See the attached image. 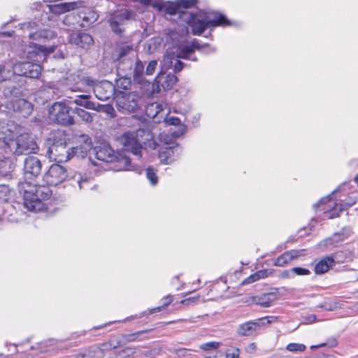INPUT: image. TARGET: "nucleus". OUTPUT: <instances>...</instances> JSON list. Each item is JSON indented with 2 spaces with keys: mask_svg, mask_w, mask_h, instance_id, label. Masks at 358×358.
<instances>
[{
  "mask_svg": "<svg viewBox=\"0 0 358 358\" xmlns=\"http://www.w3.org/2000/svg\"><path fill=\"white\" fill-rule=\"evenodd\" d=\"M22 195L24 206L31 211L40 210L43 207L42 200L48 199L52 194L49 185H36L31 182L23 181L18 185Z\"/></svg>",
  "mask_w": 358,
  "mask_h": 358,
  "instance_id": "f03ea898",
  "label": "nucleus"
},
{
  "mask_svg": "<svg viewBox=\"0 0 358 358\" xmlns=\"http://www.w3.org/2000/svg\"><path fill=\"white\" fill-rule=\"evenodd\" d=\"M95 157L103 162H112L117 160L122 166L120 170H130L131 161L126 155H116L109 145L102 144L94 149Z\"/></svg>",
  "mask_w": 358,
  "mask_h": 358,
  "instance_id": "39448f33",
  "label": "nucleus"
},
{
  "mask_svg": "<svg viewBox=\"0 0 358 358\" xmlns=\"http://www.w3.org/2000/svg\"><path fill=\"white\" fill-rule=\"evenodd\" d=\"M294 276L293 273H292L291 271V269L289 271H284L282 273V278H292Z\"/></svg>",
  "mask_w": 358,
  "mask_h": 358,
  "instance_id": "0e129e2a",
  "label": "nucleus"
},
{
  "mask_svg": "<svg viewBox=\"0 0 358 358\" xmlns=\"http://www.w3.org/2000/svg\"><path fill=\"white\" fill-rule=\"evenodd\" d=\"M41 162L37 157L27 156L24 162V181L37 178L41 174Z\"/></svg>",
  "mask_w": 358,
  "mask_h": 358,
  "instance_id": "f8f14e48",
  "label": "nucleus"
},
{
  "mask_svg": "<svg viewBox=\"0 0 358 358\" xmlns=\"http://www.w3.org/2000/svg\"><path fill=\"white\" fill-rule=\"evenodd\" d=\"M50 118L62 125H73V117L70 115V108L62 101L55 102L49 110Z\"/></svg>",
  "mask_w": 358,
  "mask_h": 358,
  "instance_id": "423d86ee",
  "label": "nucleus"
},
{
  "mask_svg": "<svg viewBox=\"0 0 358 358\" xmlns=\"http://www.w3.org/2000/svg\"><path fill=\"white\" fill-rule=\"evenodd\" d=\"M115 99L117 108L122 112L134 113L139 108V95L136 92L117 94Z\"/></svg>",
  "mask_w": 358,
  "mask_h": 358,
  "instance_id": "0eeeda50",
  "label": "nucleus"
},
{
  "mask_svg": "<svg viewBox=\"0 0 358 358\" xmlns=\"http://www.w3.org/2000/svg\"><path fill=\"white\" fill-rule=\"evenodd\" d=\"M94 81L90 80L89 85H93V91L96 97L101 101H106L115 96V89L114 85L108 80H103L96 84Z\"/></svg>",
  "mask_w": 358,
  "mask_h": 358,
  "instance_id": "9d476101",
  "label": "nucleus"
},
{
  "mask_svg": "<svg viewBox=\"0 0 358 358\" xmlns=\"http://www.w3.org/2000/svg\"><path fill=\"white\" fill-rule=\"evenodd\" d=\"M20 94V90L15 85H6L3 90V96L5 99H11L12 103L15 99H18Z\"/></svg>",
  "mask_w": 358,
  "mask_h": 358,
  "instance_id": "c85d7f7f",
  "label": "nucleus"
},
{
  "mask_svg": "<svg viewBox=\"0 0 358 358\" xmlns=\"http://www.w3.org/2000/svg\"><path fill=\"white\" fill-rule=\"evenodd\" d=\"M182 152V148L178 143L162 148L159 152L160 162L164 164H169L176 161Z\"/></svg>",
  "mask_w": 358,
  "mask_h": 358,
  "instance_id": "ddd939ff",
  "label": "nucleus"
},
{
  "mask_svg": "<svg viewBox=\"0 0 358 358\" xmlns=\"http://www.w3.org/2000/svg\"><path fill=\"white\" fill-rule=\"evenodd\" d=\"M292 273L297 275H307L310 273V271L305 268L302 267H294L291 268Z\"/></svg>",
  "mask_w": 358,
  "mask_h": 358,
  "instance_id": "c03bdc74",
  "label": "nucleus"
},
{
  "mask_svg": "<svg viewBox=\"0 0 358 358\" xmlns=\"http://www.w3.org/2000/svg\"><path fill=\"white\" fill-rule=\"evenodd\" d=\"M306 348V347L304 344L296 343H289L286 347L288 351L293 352H303Z\"/></svg>",
  "mask_w": 358,
  "mask_h": 358,
  "instance_id": "4c0bfd02",
  "label": "nucleus"
},
{
  "mask_svg": "<svg viewBox=\"0 0 358 358\" xmlns=\"http://www.w3.org/2000/svg\"><path fill=\"white\" fill-rule=\"evenodd\" d=\"M330 199H331L330 196L322 198L320 199V201L318 203L313 204V208H319L320 204L324 203L327 201H330Z\"/></svg>",
  "mask_w": 358,
  "mask_h": 358,
  "instance_id": "bf43d9fd",
  "label": "nucleus"
},
{
  "mask_svg": "<svg viewBox=\"0 0 358 358\" xmlns=\"http://www.w3.org/2000/svg\"><path fill=\"white\" fill-rule=\"evenodd\" d=\"M300 255V251L292 250L287 251L279 256L275 261L274 265L277 266H284L293 259H296Z\"/></svg>",
  "mask_w": 358,
  "mask_h": 358,
  "instance_id": "a878e982",
  "label": "nucleus"
},
{
  "mask_svg": "<svg viewBox=\"0 0 358 358\" xmlns=\"http://www.w3.org/2000/svg\"><path fill=\"white\" fill-rule=\"evenodd\" d=\"M240 355V350L237 348L231 347L226 352L227 358H238Z\"/></svg>",
  "mask_w": 358,
  "mask_h": 358,
  "instance_id": "37998d69",
  "label": "nucleus"
},
{
  "mask_svg": "<svg viewBox=\"0 0 358 358\" xmlns=\"http://www.w3.org/2000/svg\"><path fill=\"white\" fill-rule=\"evenodd\" d=\"M109 20L112 21H116L117 24H120L121 25L123 24L125 22V20H124L120 13H117L116 15L111 16L109 18Z\"/></svg>",
  "mask_w": 358,
  "mask_h": 358,
  "instance_id": "3c124183",
  "label": "nucleus"
},
{
  "mask_svg": "<svg viewBox=\"0 0 358 358\" xmlns=\"http://www.w3.org/2000/svg\"><path fill=\"white\" fill-rule=\"evenodd\" d=\"M46 56V49L43 46H34L33 50L27 52V58L31 62H17L13 66V73L20 76L31 78H38L42 68L38 64Z\"/></svg>",
  "mask_w": 358,
  "mask_h": 358,
  "instance_id": "7ed1b4c3",
  "label": "nucleus"
},
{
  "mask_svg": "<svg viewBox=\"0 0 358 358\" xmlns=\"http://www.w3.org/2000/svg\"><path fill=\"white\" fill-rule=\"evenodd\" d=\"M173 296L170 294L167 295L164 299V302L162 305V306H159V307H157V308H152L151 310H150V313H157V312H159L162 308H165V307H167L172 301H173Z\"/></svg>",
  "mask_w": 358,
  "mask_h": 358,
  "instance_id": "a19ab883",
  "label": "nucleus"
},
{
  "mask_svg": "<svg viewBox=\"0 0 358 358\" xmlns=\"http://www.w3.org/2000/svg\"><path fill=\"white\" fill-rule=\"evenodd\" d=\"M178 357H189L191 356V350L186 349H181L178 351Z\"/></svg>",
  "mask_w": 358,
  "mask_h": 358,
  "instance_id": "4d7b16f0",
  "label": "nucleus"
},
{
  "mask_svg": "<svg viewBox=\"0 0 358 358\" xmlns=\"http://www.w3.org/2000/svg\"><path fill=\"white\" fill-rule=\"evenodd\" d=\"M38 150L34 140L27 134L20 135L16 140L15 154L17 155L35 153Z\"/></svg>",
  "mask_w": 358,
  "mask_h": 358,
  "instance_id": "9b49d317",
  "label": "nucleus"
},
{
  "mask_svg": "<svg viewBox=\"0 0 358 358\" xmlns=\"http://www.w3.org/2000/svg\"><path fill=\"white\" fill-rule=\"evenodd\" d=\"M166 122L169 125L176 126V125H179L180 124V120L178 117H171L166 120Z\"/></svg>",
  "mask_w": 358,
  "mask_h": 358,
  "instance_id": "603ef678",
  "label": "nucleus"
},
{
  "mask_svg": "<svg viewBox=\"0 0 358 358\" xmlns=\"http://www.w3.org/2000/svg\"><path fill=\"white\" fill-rule=\"evenodd\" d=\"M103 112L112 115L115 110L114 108L110 105H105Z\"/></svg>",
  "mask_w": 358,
  "mask_h": 358,
  "instance_id": "680f3d73",
  "label": "nucleus"
},
{
  "mask_svg": "<svg viewBox=\"0 0 358 358\" xmlns=\"http://www.w3.org/2000/svg\"><path fill=\"white\" fill-rule=\"evenodd\" d=\"M10 70L7 69L4 64H0V83L10 78Z\"/></svg>",
  "mask_w": 358,
  "mask_h": 358,
  "instance_id": "ea45409f",
  "label": "nucleus"
},
{
  "mask_svg": "<svg viewBox=\"0 0 358 358\" xmlns=\"http://www.w3.org/2000/svg\"><path fill=\"white\" fill-rule=\"evenodd\" d=\"M12 107L14 111L20 113L24 117L31 115L33 111L32 104L24 99H15Z\"/></svg>",
  "mask_w": 358,
  "mask_h": 358,
  "instance_id": "6ab92c4d",
  "label": "nucleus"
},
{
  "mask_svg": "<svg viewBox=\"0 0 358 358\" xmlns=\"http://www.w3.org/2000/svg\"><path fill=\"white\" fill-rule=\"evenodd\" d=\"M152 138L149 128H140L135 131L122 134L119 141L124 150L130 152L138 159L142 157L143 143Z\"/></svg>",
  "mask_w": 358,
  "mask_h": 358,
  "instance_id": "20e7f679",
  "label": "nucleus"
},
{
  "mask_svg": "<svg viewBox=\"0 0 358 358\" xmlns=\"http://www.w3.org/2000/svg\"><path fill=\"white\" fill-rule=\"evenodd\" d=\"M93 42L92 36L85 32L72 34L70 36V43L82 48L89 47Z\"/></svg>",
  "mask_w": 358,
  "mask_h": 358,
  "instance_id": "a211bd4d",
  "label": "nucleus"
},
{
  "mask_svg": "<svg viewBox=\"0 0 358 358\" xmlns=\"http://www.w3.org/2000/svg\"><path fill=\"white\" fill-rule=\"evenodd\" d=\"M11 189L6 185H0V200L7 201L11 194Z\"/></svg>",
  "mask_w": 358,
  "mask_h": 358,
  "instance_id": "c9c22d12",
  "label": "nucleus"
},
{
  "mask_svg": "<svg viewBox=\"0 0 358 358\" xmlns=\"http://www.w3.org/2000/svg\"><path fill=\"white\" fill-rule=\"evenodd\" d=\"M355 203V201L352 200V201H350V202L344 203L343 206L345 208H349V207L352 206Z\"/></svg>",
  "mask_w": 358,
  "mask_h": 358,
  "instance_id": "774afa93",
  "label": "nucleus"
},
{
  "mask_svg": "<svg viewBox=\"0 0 358 358\" xmlns=\"http://www.w3.org/2000/svg\"><path fill=\"white\" fill-rule=\"evenodd\" d=\"M146 177L152 185H155L158 182V178L156 171L152 167H148L146 169Z\"/></svg>",
  "mask_w": 358,
  "mask_h": 358,
  "instance_id": "e433bc0d",
  "label": "nucleus"
},
{
  "mask_svg": "<svg viewBox=\"0 0 358 358\" xmlns=\"http://www.w3.org/2000/svg\"><path fill=\"white\" fill-rule=\"evenodd\" d=\"M334 264L332 257L327 256L320 259L315 266V272L317 274H323L328 271L329 268Z\"/></svg>",
  "mask_w": 358,
  "mask_h": 358,
  "instance_id": "bb28decb",
  "label": "nucleus"
},
{
  "mask_svg": "<svg viewBox=\"0 0 358 358\" xmlns=\"http://www.w3.org/2000/svg\"><path fill=\"white\" fill-rule=\"evenodd\" d=\"M158 83H161L164 90L171 89L178 81V78L171 73L166 75L165 77L157 76Z\"/></svg>",
  "mask_w": 358,
  "mask_h": 358,
  "instance_id": "c756f323",
  "label": "nucleus"
},
{
  "mask_svg": "<svg viewBox=\"0 0 358 358\" xmlns=\"http://www.w3.org/2000/svg\"><path fill=\"white\" fill-rule=\"evenodd\" d=\"M351 230L348 228H343L340 231L334 233L331 237L325 239L324 244L327 246H336L341 242L344 241L351 235Z\"/></svg>",
  "mask_w": 358,
  "mask_h": 358,
  "instance_id": "aec40b11",
  "label": "nucleus"
},
{
  "mask_svg": "<svg viewBox=\"0 0 358 358\" xmlns=\"http://www.w3.org/2000/svg\"><path fill=\"white\" fill-rule=\"evenodd\" d=\"M206 43L203 45H201L196 39H194L189 45L182 47L179 50L176 57L182 59H190L189 55L194 52V49L201 50L203 47L208 46Z\"/></svg>",
  "mask_w": 358,
  "mask_h": 358,
  "instance_id": "b1692460",
  "label": "nucleus"
},
{
  "mask_svg": "<svg viewBox=\"0 0 358 358\" xmlns=\"http://www.w3.org/2000/svg\"><path fill=\"white\" fill-rule=\"evenodd\" d=\"M117 64V76H131L134 64V59L131 57L121 60H115Z\"/></svg>",
  "mask_w": 358,
  "mask_h": 358,
  "instance_id": "5701e85b",
  "label": "nucleus"
},
{
  "mask_svg": "<svg viewBox=\"0 0 358 358\" xmlns=\"http://www.w3.org/2000/svg\"><path fill=\"white\" fill-rule=\"evenodd\" d=\"M197 0H176L164 3L163 10L169 15L180 14V17L192 28L194 35H201L207 28L217 26H229L231 22L226 17L214 11L200 10L196 13L184 12L196 4Z\"/></svg>",
  "mask_w": 358,
  "mask_h": 358,
  "instance_id": "f257e3e1",
  "label": "nucleus"
},
{
  "mask_svg": "<svg viewBox=\"0 0 358 358\" xmlns=\"http://www.w3.org/2000/svg\"><path fill=\"white\" fill-rule=\"evenodd\" d=\"M162 110V108L157 103L149 104L146 108V114L148 117L154 118Z\"/></svg>",
  "mask_w": 358,
  "mask_h": 358,
  "instance_id": "f704fd0d",
  "label": "nucleus"
},
{
  "mask_svg": "<svg viewBox=\"0 0 358 358\" xmlns=\"http://www.w3.org/2000/svg\"><path fill=\"white\" fill-rule=\"evenodd\" d=\"M72 112L75 114H76L82 120H83L85 122H91L93 120V117L92 115L80 108H75Z\"/></svg>",
  "mask_w": 358,
  "mask_h": 358,
  "instance_id": "72a5a7b5",
  "label": "nucleus"
},
{
  "mask_svg": "<svg viewBox=\"0 0 358 358\" xmlns=\"http://www.w3.org/2000/svg\"><path fill=\"white\" fill-rule=\"evenodd\" d=\"M147 331H137L134 334H128L126 336V339L129 342L141 341V338H140L141 336L143 335V334L146 333Z\"/></svg>",
  "mask_w": 358,
  "mask_h": 358,
  "instance_id": "79ce46f5",
  "label": "nucleus"
},
{
  "mask_svg": "<svg viewBox=\"0 0 358 358\" xmlns=\"http://www.w3.org/2000/svg\"><path fill=\"white\" fill-rule=\"evenodd\" d=\"M268 271L267 270H259L255 273L250 275L247 278H245L243 283V284H250L255 281H257L260 279L265 278L268 276Z\"/></svg>",
  "mask_w": 358,
  "mask_h": 358,
  "instance_id": "7c9ffc66",
  "label": "nucleus"
},
{
  "mask_svg": "<svg viewBox=\"0 0 358 358\" xmlns=\"http://www.w3.org/2000/svg\"><path fill=\"white\" fill-rule=\"evenodd\" d=\"M50 141H52L51 145H66L67 137L66 134L63 130H56L52 132L50 137Z\"/></svg>",
  "mask_w": 358,
  "mask_h": 358,
  "instance_id": "cd10ccee",
  "label": "nucleus"
},
{
  "mask_svg": "<svg viewBox=\"0 0 358 358\" xmlns=\"http://www.w3.org/2000/svg\"><path fill=\"white\" fill-rule=\"evenodd\" d=\"M119 78L115 80V96L119 93H127L131 89V80L129 76H117Z\"/></svg>",
  "mask_w": 358,
  "mask_h": 358,
  "instance_id": "393cba45",
  "label": "nucleus"
},
{
  "mask_svg": "<svg viewBox=\"0 0 358 358\" xmlns=\"http://www.w3.org/2000/svg\"><path fill=\"white\" fill-rule=\"evenodd\" d=\"M326 345H327L326 343H322L319 344V345H312V346L310 347V349H311V350L317 349V348H318L324 347V346H325Z\"/></svg>",
  "mask_w": 358,
  "mask_h": 358,
  "instance_id": "338daca9",
  "label": "nucleus"
},
{
  "mask_svg": "<svg viewBox=\"0 0 358 358\" xmlns=\"http://www.w3.org/2000/svg\"><path fill=\"white\" fill-rule=\"evenodd\" d=\"M120 13L125 21L132 19L134 16V12L129 10H125Z\"/></svg>",
  "mask_w": 358,
  "mask_h": 358,
  "instance_id": "8fccbe9b",
  "label": "nucleus"
},
{
  "mask_svg": "<svg viewBox=\"0 0 358 358\" xmlns=\"http://www.w3.org/2000/svg\"><path fill=\"white\" fill-rule=\"evenodd\" d=\"M80 3L73 1V2H65L57 4L50 5L49 6L50 11L55 15H62L66 12L74 10L78 8V4Z\"/></svg>",
  "mask_w": 358,
  "mask_h": 358,
  "instance_id": "412c9836",
  "label": "nucleus"
},
{
  "mask_svg": "<svg viewBox=\"0 0 358 358\" xmlns=\"http://www.w3.org/2000/svg\"><path fill=\"white\" fill-rule=\"evenodd\" d=\"M104 108H105V105L96 104L94 103V108H91L90 110H93L99 112V111H103Z\"/></svg>",
  "mask_w": 358,
  "mask_h": 358,
  "instance_id": "e2e57ef3",
  "label": "nucleus"
},
{
  "mask_svg": "<svg viewBox=\"0 0 358 358\" xmlns=\"http://www.w3.org/2000/svg\"><path fill=\"white\" fill-rule=\"evenodd\" d=\"M220 345L221 343L220 342L210 341L201 344L200 348L205 351H210L219 348Z\"/></svg>",
  "mask_w": 358,
  "mask_h": 358,
  "instance_id": "58836bf2",
  "label": "nucleus"
},
{
  "mask_svg": "<svg viewBox=\"0 0 358 358\" xmlns=\"http://www.w3.org/2000/svg\"><path fill=\"white\" fill-rule=\"evenodd\" d=\"M197 298H194V297H190V298H187V299H183L182 301H180V303L182 304V305H185V306H188L192 303H194L196 299Z\"/></svg>",
  "mask_w": 358,
  "mask_h": 358,
  "instance_id": "13d9d810",
  "label": "nucleus"
},
{
  "mask_svg": "<svg viewBox=\"0 0 358 358\" xmlns=\"http://www.w3.org/2000/svg\"><path fill=\"white\" fill-rule=\"evenodd\" d=\"M76 141L80 145L72 148V152L76 157L83 159L92 148V139L88 135L80 134L76 137Z\"/></svg>",
  "mask_w": 358,
  "mask_h": 358,
  "instance_id": "4468645a",
  "label": "nucleus"
},
{
  "mask_svg": "<svg viewBox=\"0 0 358 358\" xmlns=\"http://www.w3.org/2000/svg\"><path fill=\"white\" fill-rule=\"evenodd\" d=\"M108 22L110 24V27L113 31H114L117 34H120L122 32V29L120 27V24H117L116 21H112L108 20Z\"/></svg>",
  "mask_w": 358,
  "mask_h": 358,
  "instance_id": "de8ad7c7",
  "label": "nucleus"
},
{
  "mask_svg": "<svg viewBox=\"0 0 358 358\" xmlns=\"http://www.w3.org/2000/svg\"><path fill=\"white\" fill-rule=\"evenodd\" d=\"M66 169L57 164H52L43 176V180L48 185H57L67 178Z\"/></svg>",
  "mask_w": 358,
  "mask_h": 358,
  "instance_id": "1a4fd4ad",
  "label": "nucleus"
},
{
  "mask_svg": "<svg viewBox=\"0 0 358 358\" xmlns=\"http://www.w3.org/2000/svg\"><path fill=\"white\" fill-rule=\"evenodd\" d=\"M55 343V341L52 339H50L48 341H43L38 345H40L41 351H43V348L48 346V345H52Z\"/></svg>",
  "mask_w": 358,
  "mask_h": 358,
  "instance_id": "5fc2aeb1",
  "label": "nucleus"
},
{
  "mask_svg": "<svg viewBox=\"0 0 358 358\" xmlns=\"http://www.w3.org/2000/svg\"><path fill=\"white\" fill-rule=\"evenodd\" d=\"M88 15H89V16H85L83 17V20H85L87 22H94L99 17V15L94 10H90L89 12Z\"/></svg>",
  "mask_w": 358,
  "mask_h": 358,
  "instance_id": "49530a36",
  "label": "nucleus"
},
{
  "mask_svg": "<svg viewBox=\"0 0 358 358\" xmlns=\"http://www.w3.org/2000/svg\"><path fill=\"white\" fill-rule=\"evenodd\" d=\"M277 321L278 317L275 316H266L258 318L254 321L246 322L238 326L237 329V334L241 336H250L259 327L265 324H269Z\"/></svg>",
  "mask_w": 358,
  "mask_h": 358,
  "instance_id": "6e6552de",
  "label": "nucleus"
},
{
  "mask_svg": "<svg viewBox=\"0 0 358 358\" xmlns=\"http://www.w3.org/2000/svg\"><path fill=\"white\" fill-rule=\"evenodd\" d=\"M88 99V95H80L77 99H74L73 102L87 109L90 110L91 108H94V103L89 101Z\"/></svg>",
  "mask_w": 358,
  "mask_h": 358,
  "instance_id": "2f4dec72",
  "label": "nucleus"
},
{
  "mask_svg": "<svg viewBox=\"0 0 358 358\" xmlns=\"http://www.w3.org/2000/svg\"><path fill=\"white\" fill-rule=\"evenodd\" d=\"M184 63L182 62L180 60H176V62L174 64V71L175 72H179L180 71L183 67H184Z\"/></svg>",
  "mask_w": 358,
  "mask_h": 358,
  "instance_id": "6e6d98bb",
  "label": "nucleus"
},
{
  "mask_svg": "<svg viewBox=\"0 0 358 358\" xmlns=\"http://www.w3.org/2000/svg\"><path fill=\"white\" fill-rule=\"evenodd\" d=\"M134 67L132 69V74L135 80H138L144 73V64L140 60H136L134 63Z\"/></svg>",
  "mask_w": 358,
  "mask_h": 358,
  "instance_id": "473e14b6",
  "label": "nucleus"
},
{
  "mask_svg": "<svg viewBox=\"0 0 358 358\" xmlns=\"http://www.w3.org/2000/svg\"><path fill=\"white\" fill-rule=\"evenodd\" d=\"M157 66V60H152L149 62V64L147 66L145 73L148 76H151L154 73L155 71V69Z\"/></svg>",
  "mask_w": 358,
  "mask_h": 358,
  "instance_id": "a18cd8bd",
  "label": "nucleus"
},
{
  "mask_svg": "<svg viewBox=\"0 0 358 358\" xmlns=\"http://www.w3.org/2000/svg\"><path fill=\"white\" fill-rule=\"evenodd\" d=\"M48 153L51 158L59 162H66L75 156L73 153L66 148V145H50L48 148Z\"/></svg>",
  "mask_w": 358,
  "mask_h": 358,
  "instance_id": "2eb2a0df",
  "label": "nucleus"
},
{
  "mask_svg": "<svg viewBox=\"0 0 358 358\" xmlns=\"http://www.w3.org/2000/svg\"><path fill=\"white\" fill-rule=\"evenodd\" d=\"M256 346L255 345V343H250L246 348V350L248 352H251L252 350H255Z\"/></svg>",
  "mask_w": 358,
  "mask_h": 358,
  "instance_id": "69168bd1",
  "label": "nucleus"
},
{
  "mask_svg": "<svg viewBox=\"0 0 358 358\" xmlns=\"http://www.w3.org/2000/svg\"><path fill=\"white\" fill-rule=\"evenodd\" d=\"M278 299L277 294L274 292L261 294L252 297V302L262 307H270Z\"/></svg>",
  "mask_w": 358,
  "mask_h": 358,
  "instance_id": "4be33fe9",
  "label": "nucleus"
},
{
  "mask_svg": "<svg viewBox=\"0 0 358 358\" xmlns=\"http://www.w3.org/2000/svg\"><path fill=\"white\" fill-rule=\"evenodd\" d=\"M341 306L338 302H332L329 303H327L324 306V309L328 311H334L338 308H341Z\"/></svg>",
  "mask_w": 358,
  "mask_h": 358,
  "instance_id": "09e8293b",
  "label": "nucleus"
},
{
  "mask_svg": "<svg viewBox=\"0 0 358 358\" xmlns=\"http://www.w3.org/2000/svg\"><path fill=\"white\" fill-rule=\"evenodd\" d=\"M29 37L31 39L36 40L38 38H40L42 37H45V36L43 34V31H36L34 33L29 34Z\"/></svg>",
  "mask_w": 358,
  "mask_h": 358,
  "instance_id": "864d4df0",
  "label": "nucleus"
},
{
  "mask_svg": "<svg viewBox=\"0 0 358 358\" xmlns=\"http://www.w3.org/2000/svg\"><path fill=\"white\" fill-rule=\"evenodd\" d=\"M71 185L78 187L79 189H88L92 187V179L87 175L80 173H75L70 178Z\"/></svg>",
  "mask_w": 358,
  "mask_h": 358,
  "instance_id": "dca6fc26",
  "label": "nucleus"
},
{
  "mask_svg": "<svg viewBox=\"0 0 358 358\" xmlns=\"http://www.w3.org/2000/svg\"><path fill=\"white\" fill-rule=\"evenodd\" d=\"M114 57L115 60H121L127 57L134 59V45L127 43H117L115 49Z\"/></svg>",
  "mask_w": 358,
  "mask_h": 358,
  "instance_id": "f3484780",
  "label": "nucleus"
},
{
  "mask_svg": "<svg viewBox=\"0 0 358 358\" xmlns=\"http://www.w3.org/2000/svg\"><path fill=\"white\" fill-rule=\"evenodd\" d=\"M316 319L315 315H308L306 317L305 320L307 323H313L316 321Z\"/></svg>",
  "mask_w": 358,
  "mask_h": 358,
  "instance_id": "052dcab7",
  "label": "nucleus"
}]
</instances>
